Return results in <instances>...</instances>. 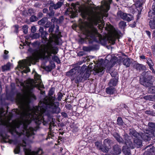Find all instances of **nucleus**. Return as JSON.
Returning <instances> with one entry per match:
<instances>
[{"instance_id":"nucleus-20","label":"nucleus","mask_w":155,"mask_h":155,"mask_svg":"<svg viewBox=\"0 0 155 155\" xmlns=\"http://www.w3.org/2000/svg\"><path fill=\"white\" fill-rule=\"evenodd\" d=\"M25 143L23 141V143L22 144H19L17 145L15 148L14 150V152L15 153H18L20 151V147L21 146L24 147L25 146Z\"/></svg>"},{"instance_id":"nucleus-18","label":"nucleus","mask_w":155,"mask_h":155,"mask_svg":"<svg viewBox=\"0 0 155 155\" xmlns=\"http://www.w3.org/2000/svg\"><path fill=\"white\" fill-rule=\"evenodd\" d=\"M24 88L28 91L32 89L33 88V84L31 82L28 81L25 84L24 83Z\"/></svg>"},{"instance_id":"nucleus-10","label":"nucleus","mask_w":155,"mask_h":155,"mask_svg":"<svg viewBox=\"0 0 155 155\" xmlns=\"http://www.w3.org/2000/svg\"><path fill=\"white\" fill-rule=\"evenodd\" d=\"M118 16L122 19L127 21H130L133 19L132 15L130 14H127L122 12H120L118 13Z\"/></svg>"},{"instance_id":"nucleus-11","label":"nucleus","mask_w":155,"mask_h":155,"mask_svg":"<svg viewBox=\"0 0 155 155\" xmlns=\"http://www.w3.org/2000/svg\"><path fill=\"white\" fill-rule=\"evenodd\" d=\"M147 131L146 133H141V134H140L141 136V138L142 139L145 141H147L150 140V138L151 137L153 134L152 132Z\"/></svg>"},{"instance_id":"nucleus-23","label":"nucleus","mask_w":155,"mask_h":155,"mask_svg":"<svg viewBox=\"0 0 155 155\" xmlns=\"http://www.w3.org/2000/svg\"><path fill=\"white\" fill-rule=\"evenodd\" d=\"M24 150L25 155H35L33 152H31V150L29 149H27L25 147L24 148Z\"/></svg>"},{"instance_id":"nucleus-41","label":"nucleus","mask_w":155,"mask_h":155,"mask_svg":"<svg viewBox=\"0 0 155 155\" xmlns=\"http://www.w3.org/2000/svg\"><path fill=\"white\" fill-rule=\"evenodd\" d=\"M83 1L85 3L89 5H91L93 3L91 2V0H83Z\"/></svg>"},{"instance_id":"nucleus-62","label":"nucleus","mask_w":155,"mask_h":155,"mask_svg":"<svg viewBox=\"0 0 155 155\" xmlns=\"http://www.w3.org/2000/svg\"><path fill=\"white\" fill-rule=\"evenodd\" d=\"M149 96H146L144 97V98L146 100H148L149 99Z\"/></svg>"},{"instance_id":"nucleus-56","label":"nucleus","mask_w":155,"mask_h":155,"mask_svg":"<svg viewBox=\"0 0 155 155\" xmlns=\"http://www.w3.org/2000/svg\"><path fill=\"white\" fill-rule=\"evenodd\" d=\"M48 12V10L47 8H45L43 10V12L44 13H46Z\"/></svg>"},{"instance_id":"nucleus-58","label":"nucleus","mask_w":155,"mask_h":155,"mask_svg":"<svg viewBox=\"0 0 155 155\" xmlns=\"http://www.w3.org/2000/svg\"><path fill=\"white\" fill-rule=\"evenodd\" d=\"M151 112L150 111H146L145 112L146 114H147L151 115Z\"/></svg>"},{"instance_id":"nucleus-3","label":"nucleus","mask_w":155,"mask_h":155,"mask_svg":"<svg viewBox=\"0 0 155 155\" xmlns=\"http://www.w3.org/2000/svg\"><path fill=\"white\" fill-rule=\"evenodd\" d=\"M41 34L42 42L44 43L47 42L46 44L44 45L43 49H41L39 51H36L34 53L32 54L31 56L28 57L27 59L25 61H20L18 62V64L20 68L21 69L23 70L21 71L22 73H26L30 71V69L28 66H31V63H32L35 60L38 56H41L44 58H50L51 57L47 56V53L45 52L44 50L46 46L49 42L50 37L49 39L47 38L46 36L48 35V33L46 31L41 33Z\"/></svg>"},{"instance_id":"nucleus-38","label":"nucleus","mask_w":155,"mask_h":155,"mask_svg":"<svg viewBox=\"0 0 155 155\" xmlns=\"http://www.w3.org/2000/svg\"><path fill=\"white\" fill-rule=\"evenodd\" d=\"M22 29L24 30L23 32L26 34L28 32V26L27 25H24L22 27Z\"/></svg>"},{"instance_id":"nucleus-53","label":"nucleus","mask_w":155,"mask_h":155,"mask_svg":"<svg viewBox=\"0 0 155 155\" xmlns=\"http://www.w3.org/2000/svg\"><path fill=\"white\" fill-rule=\"evenodd\" d=\"M146 32L147 35L148 36L149 38L150 37L151 33L150 32L148 31H146Z\"/></svg>"},{"instance_id":"nucleus-31","label":"nucleus","mask_w":155,"mask_h":155,"mask_svg":"<svg viewBox=\"0 0 155 155\" xmlns=\"http://www.w3.org/2000/svg\"><path fill=\"white\" fill-rule=\"evenodd\" d=\"M119 25L121 28H124L126 25V22L123 21H121L119 23Z\"/></svg>"},{"instance_id":"nucleus-16","label":"nucleus","mask_w":155,"mask_h":155,"mask_svg":"<svg viewBox=\"0 0 155 155\" xmlns=\"http://www.w3.org/2000/svg\"><path fill=\"white\" fill-rule=\"evenodd\" d=\"M105 90L106 93L110 94H113L116 92L115 88L111 86H109V87L106 88Z\"/></svg>"},{"instance_id":"nucleus-39","label":"nucleus","mask_w":155,"mask_h":155,"mask_svg":"<svg viewBox=\"0 0 155 155\" xmlns=\"http://www.w3.org/2000/svg\"><path fill=\"white\" fill-rule=\"evenodd\" d=\"M50 12L48 13V15L49 17H51L53 16L54 15V12L53 10H51Z\"/></svg>"},{"instance_id":"nucleus-30","label":"nucleus","mask_w":155,"mask_h":155,"mask_svg":"<svg viewBox=\"0 0 155 155\" xmlns=\"http://www.w3.org/2000/svg\"><path fill=\"white\" fill-rule=\"evenodd\" d=\"M147 63L149 66L150 68L153 67V64L150 58H148L147 59Z\"/></svg>"},{"instance_id":"nucleus-12","label":"nucleus","mask_w":155,"mask_h":155,"mask_svg":"<svg viewBox=\"0 0 155 155\" xmlns=\"http://www.w3.org/2000/svg\"><path fill=\"white\" fill-rule=\"evenodd\" d=\"M146 148H148V149L143 155H152L155 150V148L152 145L148 146L146 147Z\"/></svg>"},{"instance_id":"nucleus-9","label":"nucleus","mask_w":155,"mask_h":155,"mask_svg":"<svg viewBox=\"0 0 155 155\" xmlns=\"http://www.w3.org/2000/svg\"><path fill=\"white\" fill-rule=\"evenodd\" d=\"M104 68L102 66L99 65V64L95 65L93 73L95 75L98 74L99 75L103 74L104 73Z\"/></svg>"},{"instance_id":"nucleus-2","label":"nucleus","mask_w":155,"mask_h":155,"mask_svg":"<svg viewBox=\"0 0 155 155\" xmlns=\"http://www.w3.org/2000/svg\"><path fill=\"white\" fill-rule=\"evenodd\" d=\"M112 0H103L101 2V6L95 8H86L81 9L78 4L72 3L71 8L67 9V12L71 14L72 18L76 16L78 14V10L76 8H78V11L81 12L82 17L88 20L91 24L85 30L84 34L86 38L92 42L93 41L101 43L104 40L102 36L98 33L97 29L93 25L94 24L97 25H98L99 28L102 30L104 26V22L102 21V18L107 17L108 16L107 11L110 9V5Z\"/></svg>"},{"instance_id":"nucleus-27","label":"nucleus","mask_w":155,"mask_h":155,"mask_svg":"<svg viewBox=\"0 0 155 155\" xmlns=\"http://www.w3.org/2000/svg\"><path fill=\"white\" fill-rule=\"evenodd\" d=\"M150 28L152 29H155V21L154 20H150L149 22Z\"/></svg>"},{"instance_id":"nucleus-43","label":"nucleus","mask_w":155,"mask_h":155,"mask_svg":"<svg viewBox=\"0 0 155 155\" xmlns=\"http://www.w3.org/2000/svg\"><path fill=\"white\" fill-rule=\"evenodd\" d=\"M51 21L53 22H56L57 23H59L58 19L55 17L51 19Z\"/></svg>"},{"instance_id":"nucleus-51","label":"nucleus","mask_w":155,"mask_h":155,"mask_svg":"<svg viewBox=\"0 0 155 155\" xmlns=\"http://www.w3.org/2000/svg\"><path fill=\"white\" fill-rule=\"evenodd\" d=\"M39 31L40 33L44 31L43 28L41 27H40L39 29Z\"/></svg>"},{"instance_id":"nucleus-52","label":"nucleus","mask_w":155,"mask_h":155,"mask_svg":"<svg viewBox=\"0 0 155 155\" xmlns=\"http://www.w3.org/2000/svg\"><path fill=\"white\" fill-rule=\"evenodd\" d=\"M153 54L155 55V46H153L152 47Z\"/></svg>"},{"instance_id":"nucleus-4","label":"nucleus","mask_w":155,"mask_h":155,"mask_svg":"<svg viewBox=\"0 0 155 155\" xmlns=\"http://www.w3.org/2000/svg\"><path fill=\"white\" fill-rule=\"evenodd\" d=\"M129 134L135 137L134 139V144L131 140V137H129L127 134H125L124 135V140L121 137L117 134H114V136L118 142L125 144L129 147L134 148V146H135L137 148H140L142 146L141 136L140 134L134 130L130 129V130Z\"/></svg>"},{"instance_id":"nucleus-61","label":"nucleus","mask_w":155,"mask_h":155,"mask_svg":"<svg viewBox=\"0 0 155 155\" xmlns=\"http://www.w3.org/2000/svg\"><path fill=\"white\" fill-rule=\"evenodd\" d=\"M150 69L152 71V73H154V74H155V71L153 68V67H152V68H150Z\"/></svg>"},{"instance_id":"nucleus-49","label":"nucleus","mask_w":155,"mask_h":155,"mask_svg":"<svg viewBox=\"0 0 155 155\" xmlns=\"http://www.w3.org/2000/svg\"><path fill=\"white\" fill-rule=\"evenodd\" d=\"M61 114L62 116H63L65 117H67L68 116V115H67V114L65 112H61Z\"/></svg>"},{"instance_id":"nucleus-6","label":"nucleus","mask_w":155,"mask_h":155,"mask_svg":"<svg viewBox=\"0 0 155 155\" xmlns=\"http://www.w3.org/2000/svg\"><path fill=\"white\" fill-rule=\"evenodd\" d=\"M78 73H77L76 76H75V83L78 84L83 81L87 80L89 77L91 71L87 68L86 65H83L81 67L80 66Z\"/></svg>"},{"instance_id":"nucleus-60","label":"nucleus","mask_w":155,"mask_h":155,"mask_svg":"<svg viewBox=\"0 0 155 155\" xmlns=\"http://www.w3.org/2000/svg\"><path fill=\"white\" fill-rule=\"evenodd\" d=\"M3 57L4 59H6L8 58V56L7 55L4 54L3 56Z\"/></svg>"},{"instance_id":"nucleus-17","label":"nucleus","mask_w":155,"mask_h":155,"mask_svg":"<svg viewBox=\"0 0 155 155\" xmlns=\"http://www.w3.org/2000/svg\"><path fill=\"white\" fill-rule=\"evenodd\" d=\"M118 80L116 78H112L108 83L109 86H115L117 83Z\"/></svg>"},{"instance_id":"nucleus-57","label":"nucleus","mask_w":155,"mask_h":155,"mask_svg":"<svg viewBox=\"0 0 155 155\" xmlns=\"http://www.w3.org/2000/svg\"><path fill=\"white\" fill-rule=\"evenodd\" d=\"M43 14L41 12H39L38 15V16L39 18L42 17Z\"/></svg>"},{"instance_id":"nucleus-55","label":"nucleus","mask_w":155,"mask_h":155,"mask_svg":"<svg viewBox=\"0 0 155 155\" xmlns=\"http://www.w3.org/2000/svg\"><path fill=\"white\" fill-rule=\"evenodd\" d=\"M28 12L31 14H32L34 13V10L33 9L31 8L28 10Z\"/></svg>"},{"instance_id":"nucleus-35","label":"nucleus","mask_w":155,"mask_h":155,"mask_svg":"<svg viewBox=\"0 0 155 155\" xmlns=\"http://www.w3.org/2000/svg\"><path fill=\"white\" fill-rule=\"evenodd\" d=\"M149 91L151 93H155V86L151 87L149 88Z\"/></svg>"},{"instance_id":"nucleus-48","label":"nucleus","mask_w":155,"mask_h":155,"mask_svg":"<svg viewBox=\"0 0 155 155\" xmlns=\"http://www.w3.org/2000/svg\"><path fill=\"white\" fill-rule=\"evenodd\" d=\"M64 19L63 18L62 16H61L59 18V19H58V23H61L63 21Z\"/></svg>"},{"instance_id":"nucleus-47","label":"nucleus","mask_w":155,"mask_h":155,"mask_svg":"<svg viewBox=\"0 0 155 155\" xmlns=\"http://www.w3.org/2000/svg\"><path fill=\"white\" fill-rule=\"evenodd\" d=\"M8 142L10 143H13L15 144L16 143V140H9L8 141Z\"/></svg>"},{"instance_id":"nucleus-54","label":"nucleus","mask_w":155,"mask_h":155,"mask_svg":"<svg viewBox=\"0 0 155 155\" xmlns=\"http://www.w3.org/2000/svg\"><path fill=\"white\" fill-rule=\"evenodd\" d=\"M136 22H134L132 24H130V26L132 27H134L136 26Z\"/></svg>"},{"instance_id":"nucleus-50","label":"nucleus","mask_w":155,"mask_h":155,"mask_svg":"<svg viewBox=\"0 0 155 155\" xmlns=\"http://www.w3.org/2000/svg\"><path fill=\"white\" fill-rule=\"evenodd\" d=\"M54 91L52 90V89H51L50 90L49 92V95L50 96H51L54 93Z\"/></svg>"},{"instance_id":"nucleus-14","label":"nucleus","mask_w":155,"mask_h":155,"mask_svg":"<svg viewBox=\"0 0 155 155\" xmlns=\"http://www.w3.org/2000/svg\"><path fill=\"white\" fill-rule=\"evenodd\" d=\"M140 81L141 84L146 87H149L152 84V83L150 81L145 78L143 80L140 79Z\"/></svg>"},{"instance_id":"nucleus-22","label":"nucleus","mask_w":155,"mask_h":155,"mask_svg":"<svg viewBox=\"0 0 155 155\" xmlns=\"http://www.w3.org/2000/svg\"><path fill=\"white\" fill-rule=\"evenodd\" d=\"M130 59L128 58L125 59L123 61V64L126 67H128L130 64Z\"/></svg>"},{"instance_id":"nucleus-34","label":"nucleus","mask_w":155,"mask_h":155,"mask_svg":"<svg viewBox=\"0 0 155 155\" xmlns=\"http://www.w3.org/2000/svg\"><path fill=\"white\" fill-rule=\"evenodd\" d=\"M10 66L8 64H6L2 67V69L3 71L8 70L9 69Z\"/></svg>"},{"instance_id":"nucleus-1","label":"nucleus","mask_w":155,"mask_h":155,"mask_svg":"<svg viewBox=\"0 0 155 155\" xmlns=\"http://www.w3.org/2000/svg\"><path fill=\"white\" fill-rule=\"evenodd\" d=\"M31 97L35 98V96L31 93L17 96V101L21 107L20 113L23 116L22 120L13 121L11 123L9 122V119H7L5 115L3 116L0 114V124L7 127L12 135L20 136L23 134L28 137L32 136L38 129L37 126L34 128H28V125L32 120H34L37 124L42 123L45 125L48 121V120H45V118L47 117L51 118L49 115H43L46 110L52 113H58L60 112L61 109L58 107L59 103L54 102V98L52 97H45L40 101L38 107L34 108L32 111H29V104Z\"/></svg>"},{"instance_id":"nucleus-64","label":"nucleus","mask_w":155,"mask_h":155,"mask_svg":"<svg viewBox=\"0 0 155 155\" xmlns=\"http://www.w3.org/2000/svg\"><path fill=\"white\" fill-rule=\"evenodd\" d=\"M8 53V51H6V50L4 51V53L6 55Z\"/></svg>"},{"instance_id":"nucleus-28","label":"nucleus","mask_w":155,"mask_h":155,"mask_svg":"<svg viewBox=\"0 0 155 155\" xmlns=\"http://www.w3.org/2000/svg\"><path fill=\"white\" fill-rule=\"evenodd\" d=\"M30 36L32 39H37L38 38L40 37V35L39 33H33L30 34Z\"/></svg>"},{"instance_id":"nucleus-40","label":"nucleus","mask_w":155,"mask_h":155,"mask_svg":"<svg viewBox=\"0 0 155 155\" xmlns=\"http://www.w3.org/2000/svg\"><path fill=\"white\" fill-rule=\"evenodd\" d=\"M84 51H89L91 50V48L89 47L84 46L83 48Z\"/></svg>"},{"instance_id":"nucleus-37","label":"nucleus","mask_w":155,"mask_h":155,"mask_svg":"<svg viewBox=\"0 0 155 155\" xmlns=\"http://www.w3.org/2000/svg\"><path fill=\"white\" fill-rule=\"evenodd\" d=\"M54 28V25H51L49 27L48 31L50 33H52V32L53 31Z\"/></svg>"},{"instance_id":"nucleus-33","label":"nucleus","mask_w":155,"mask_h":155,"mask_svg":"<svg viewBox=\"0 0 155 155\" xmlns=\"http://www.w3.org/2000/svg\"><path fill=\"white\" fill-rule=\"evenodd\" d=\"M52 59L53 61L58 63L60 62V60L57 56L54 55L52 57Z\"/></svg>"},{"instance_id":"nucleus-13","label":"nucleus","mask_w":155,"mask_h":155,"mask_svg":"<svg viewBox=\"0 0 155 155\" xmlns=\"http://www.w3.org/2000/svg\"><path fill=\"white\" fill-rule=\"evenodd\" d=\"M63 3L61 2H58L56 4L54 3L53 2H51L50 3V7L49 8V10H50L51 7L54 8L55 9H57L61 7L63 5Z\"/></svg>"},{"instance_id":"nucleus-44","label":"nucleus","mask_w":155,"mask_h":155,"mask_svg":"<svg viewBox=\"0 0 155 155\" xmlns=\"http://www.w3.org/2000/svg\"><path fill=\"white\" fill-rule=\"evenodd\" d=\"M36 31V28L35 26H33L31 27V31L32 33H35Z\"/></svg>"},{"instance_id":"nucleus-15","label":"nucleus","mask_w":155,"mask_h":155,"mask_svg":"<svg viewBox=\"0 0 155 155\" xmlns=\"http://www.w3.org/2000/svg\"><path fill=\"white\" fill-rule=\"evenodd\" d=\"M113 154L114 155H118L121 152V149L118 145H115L113 147Z\"/></svg>"},{"instance_id":"nucleus-21","label":"nucleus","mask_w":155,"mask_h":155,"mask_svg":"<svg viewBox=\"0 0 155 155\" xmlns=\"http://www.w3.org/2000/svg\"><path fill=\"white\" fill-rule=\"evenodd\" d=\"M110 140L107 139L104 140V146L103 147L104 148H107L108 149V151L109 150V147L110 146Z\"/></svg>"},{"instance_id":"nucleus-59","label":"nucleus","mask_w":155,"mask_h":155,"mask_svg":"<svg viewBox=\"0 0 155 155\" xmlns=\"http://www.w3.org/2000/svg\"><path fill=\"white\" fill-rule=\"evenodd\" d=\"M140 58L143 59H145L146 58L145 56L143 55H141L140 56Z\"/></svg>"},{"instance_id":"nucleus-45","label":"nucleus","mask_w":155,"mask_h":155,"mask_svg":"<svg viewBox=\"0 0 155 155\" xmlns=\"http://www.w3.org/2000/svg\"><path fill=\"white\" fill-rule=\"evenodd\" d=\"M63 95L61 93H59L58 95V101H61Z\"/></svg>"},{"instance_id":"nucleus-25","label":"nucleus","mask_w":155,"mask_h":155,"mask_svg":"<svg viewBox=\"0 0 155 155\" xmlns=\"http://www.w3.org/2000/svg\"><path fill=\"white\" fill-rule=\"evenodd\" d=\"M122 151L125 155H130V150L125 146L123 147Z\"/></svg>"},{"instance_id":"nucleus-7","label":"nucleus","mask_w":155,"mask_h":155,"mask_svg":"<svg viewBox=\"0 0 155 155\" xmlns=\"http://www.w3.org/2000/svg\"><path fill=\"white\" fill-rule=\"evenodd\" d=\"M105 29L108 31V39L111 42L112 44L114 45L115 43L116 40L119 36L118 34L115 31L113 30L112 26L111 25H107Z\"/></svg>"},{"instance_id":"nucleus-24","label":"nucleus","mask_w":155,"mask_h":155,"mask_svg":"<svg viewBox=\"0 0 155 155\" xmlns=\"http://www.w3.org/2000/svg\"><path fill=\"white\" fill-rule=\"evenodd\" d=\"M134 66L136 69L139 71L145 68V66L143 65L138 63L136 64Z\"/></svg>"},{"instance_id":"nucleus-63","label":"nucleus","mask_w":155,"mask_h":155,"mask_svg":"<svg viewBox=\"0 0 155 155\" xmlns=\"http://www.w3.org/2000/svg\"><path fill=\"white\" fill-rule=\"evenodd\" d=\"M151 115L153 116H155V112H151Z\"/></svg>"},{"instance_id":"nucleus-5","label":"nucleus","mask_w":155,"mask_h":155,"mask_svg":"<svg viewBox=\"0 0 155 155\" xmlns=\"http://www.w3.org/2000/svg\"><path fill=\"white\" fill-rule=\"evenodd\" d=\"M61 34V32L59 31V27L57 26L55 33L50 34L49 42L46 46L44 49L45 52L47 53L48 56L51 57L52 54H55L57 53V48L53 46L52 43L54 40V42L56 45L59 44V38L62 36Z\"/></svg>"},{"instance_id":"nucleus-32","label":"nucleus","mask_w":155,"mask_h":155,"mask_svg":"<svg viewBox=\"0 0 155 155\" xmlns=\"http://www.w3.org/2000/svg\"><path fill=\"white\" fill-rule=\"evenodd\" d=\"M117 124L119 125H123V122L122 120V119L120 117H118L117 118Z\"/></svg>"},{"instance_id":"nucleus-42","label":"nucleus","mask_w":155,"mask_h":155,"mask_svg":"<svg viewBox=\"0 0 155 155\" xmlns=\"http://www.w3.org/2000/svg\"><path fill=\"white\" fill-rule=\"evenodd\" d=\"M51 25V22L50 21H47L46 24L45 25L44 27L47 28L48 27H50V25Z\"/></svg>"},{"instance_id":"nucleus-36","label":"nucleus","mask_w":155,"mask_h":155,"mask_svg":"<svg viewBox=\"0 0 155 155\" xmlns=\"http://www.w3.org/2000/svg\"><path fill=\"white\" fill-rule=\"evenodd\" d=\"M149 127L152 129L155 130V124L154 123L152 122H150L148 124Z\"/></svg>"},{"instance_id":"nucleus-46","label":"nucleus","mask_w":155,"mask_h":155,"mask_svg":"<svg viewBox=\"0 0 155 155\" xmlns=\"http://www.w3.org/2000/svg\"><path fill=\"white\" fill-rule=\"evenodd\" d=\"M37 18L34 16H31L30 18V20L31 21L33 22L36 20Z\"/></svg>"},{"instance_id":"nucleus-26","label":"nucleus","mask_w":155,"mask_h":155,"mask_svg":"<svg viewBox=\"0 0 155 155\" xmlns=\"http://www.w3.org/2000/svg\"><path fill=\"white\" fill-rule=\"evenodd\" d=\"M48 21V19L47 18H44L38 21V24L39 25H43L46 23Z\"/></svg>"},{"instance_id":"nucleus-29","label":"nucleus","mask_w":155,"mask_h":155,"mask_svg":"<svg viewBox=\"0 0 155 155\" xmlns=\"http://www.w3.org/2000/svg\"><path fill=\"white\" fill-rule=\"evenodd\" d=\"M35 79L36 81V82H40L41 79L40 75L36 73H35L34 75Z\"/></svg>"},{"instance_id":"nucleus-19","label":"nucleus","mask_w":155,"mask_h":155,"mask_svg":"<svg viewBox=\"0 0 155 155\" xmlns=\"http://www.w3.org/2000/svg\"><path fill=\"white\" fill-rule=\"evenodd\" d=\"M95 145L97 147L99 150H101L102 151L104 152H107L108 151V149L107 148H104L101 145L99 142H97L95 143Z\"/></svg>"},{"instance_id":"nucleus-8","label":"nucleus","mask_w":155,"mask_h":155,"mask_svg":"<svg viewBox=\"0 0 155 155\" xmlns=\"http://www.w3.org/2000/svg\"><path fill=\"white\" fill-rule=\"evenodd\" d=\"M79 68H80V66H78L71 69L69 71L66 73V75L70 77L71 81L74 80L75 79V76H76L77 73H79L78 71Z\"/></svg>"}]
</instances>
